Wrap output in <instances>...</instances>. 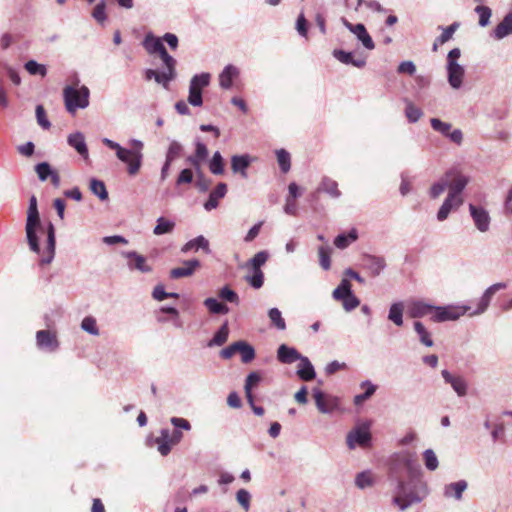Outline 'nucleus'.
I'll return each mask as SVG.
<instances>
[{
	"mask_svg": "<svg viewBox=\"0 0 512 512\" xmlns=\"http://www.w3.org/2000/svg\"><path fill=\"white\" fill-rule=\"evenodd\" d=\"M361 268L371 277H378L387 267L383 256L365 253L361 256Z\"/></svg>",
	"mask_w": 512,
	"mask_h": 512,
	"instance_id": "obj_11",
	"label": "nucleus"
},
{
	"mask_svg": "<svg viewBox=\"0 0 512 512\" xmlns=\"http://www.w3.org/2000/svg\"><path fill=\"white\" fill-rule=\"evenodd\" d=\"M261 381V376L257 372H251L248 374L245 381V394L250 404L253 403L252 388Z\"/></svg>",
	"mask_w": 512,
	"mask_h": 512,
	"instance_id": "obj_46",
	"label": "nucleus"
},
{
	"mask_svg": "<svg viewBox=\"0 0 512 512\" xmlns=\"http://www.w3.org/2000/svg\"><path fill=\"white\" fill-rule=\"evenodd\" d=\"M422 458L427 470L435 471L439 467V460L433 449L429 448L424 450Z\"/></svg>",
	"mask_w": 512,
	"mask_h": 512,
	"instance_id": "obj_44",
	"label": "nucleus"
},
{
	"mask_svg": "<svg viewBox=\"0 0 512 512\" xmlns=\"http://www.w3.org/2000/svg\"><path fill=\"white\" fill-rule=\"evenodd\" d=\"M358 239V232L356 229H351L348 234H339L334 239V245L338 249H345L351 243L355 242Z\"/></svg>",
	"mask_w": 512,
	"mask_h": 512,
	"instance_id": "obj_38",
	"label": "nucleus"
},
{
	"mask_svg": "<svg viewBox=\"0 0 512 512\" xmlns=\"http://www.w3.org/2000/svg\"><path fill=\"white\" fill-rule=\"evenodd\" d=\"M251 164V157L248 154L233 155L231 157V169L234 174H240L242 178H247V169Z\"/></svg>",
	"mask_w": 512,
	"mask_h": 512,
	"instance_id": "obj_30",
	"label": "nucleus"
},
{
	"mask_svg": "<svg viewBox=\"0 0 512 512\" xmlns=\"http://www.w3.org/2000/svg\"><path fill=\"white\" fill-rule=\"evenodd\" d=\"M268 317L270 319L271 325H273L275 328L281 331L286 329V322L278 308H271L268 311Z\"/></svg>",
	"mask_w": 512,
	"mask_h": 512,
	"instance_id": "obj_49",
	"label": "nucleus"
},
{
	"mask_svg": "<svg viewBox=\"0 0 512 512\" xmlns=\"http://www.w3.org/2000/svg\"><path fill=\"white\" fill-rule=\"evenodd\" d=\"M276 157L279 167L283 173L289 172L291 168V157L285 149L276 150Z\"/></svg>",
	"mask_w": 512,
	"mask_h": 512,
	"instance_id": "obj_50",
	"label": "nucleus"
},
{
	"mask_svg": "<svg viewBox=\"0 0 512 512\" xmlns=\"http://www.w3.org/2000/svg\"><path fill=\"white\" fill-rule=\"evenodd\" d=\"M182 267L173 268L170 271V278L179 279L189 277L194 274L195 270L200 267V261L197 259H190L183 262Z\"/></svg>",
	"mask_w": 512,
	"mask_h": 512,
	"instance_id": "obj_27",
	"label": "nucleus"
},
{
	"mask_svg": "<svg viewBox=\"0 0 512 512\" xmlns=\"http://www.w3.org/2000/svg\"><path fill=\"white\" fill-rule=\"evenodd\" d=\"M341 21L343 25L356 36L364 48L368 50H373L375 48L374 41L362 23L352 24L345 18H342Z\"/></svg>",
	"mask_w": 512,
	"mask_h": 512,
	"instance_id": "obj_16",
	"label": "nucleus"
},
{
	"mask_svg": "<svg viewBox=\"0 0 512 512\" xmlns=\"http://www.w3.org/2000/svg\"><path fill=\"white\" fill-rule=\"evenodd\" d=\"M335 59L345 65H352L357 68H363L366 65V59L362 57L354 58L352 52H347L342 49H335L332 52Z\"/></svg>",
	"mask_w": 512,
	"mask_h": 512,
	"instance_id": "obj_29",
	"label": "nucleus"
},
{
	"mask_svg": "<svg viewBox=\"0 0 512 512\" xmlns=\"http://www.w3.org/2000/svg\"><path fill=\"white\" fill-rule=\"evenodd\" d=\"M434 305L422 300L413 301L408 308V314L411 318H422L433 315Z\"/></svg>",
	"mask_w": 512,
	"mask_h": 512,
	"instance_id": "obj_25",
	"label": "nucleus"
},
{
	"mask_svg": "<svg viewBox=\"0 0 512 512\" xmlns=\"http://www.w3.org/2000/svg\"><path fill=\"white\" fill-rule=\"evenodd\" d=\"M25 69L31 74V75H41L45 76L47 73V69L44 65L39 64L38 62L34 60H29L25 64Z\"/></svg>",
	"mask_w": 512,
	"mask_h": 512,
	"instance_id": "obj_64",
	"label": "nucleus"
},
{
	"mask_svg": "<svg viewBox=\"0 0 512 512\" xmlns=\"http://www.w3.org/2000/svg\"><path fill=\"white\" fill-rule=\"evenodd\" d=\"M228 335H229L228 325H227V323H224L217 330V332L214 334L212 339L208 342V347L223 345L227 341Z\"/></svg>",
	"mask_w": 512,
	"mask_h": 512,
	"instance_id": "obj_43",
	"label": "nucleus"
},
{
	"mask_svg": "<svg viewBox=\"0 0 512 512\" xmlns=\"http://www.w3.org/2000/svg\"><path fill=\"white\" fill-rule=\"evenodd\" d=\"M92 17L100 24H103L106 19V3L104 0L99 2L93 9Z\"/></svg>",
	"mask_w": 512,
	"mask_h": 512,
	"instance_id": "obj_61",
	"label": "nucleus"
},
{
	"mask_svg": "<svg viewBox=\"0 0 512 512\" xmlns=\"http://www.w3.org/2000/svg\"><path fill=\"white\" fill-rule=\"evenodd\" d=\"M35 172L40 181L44 182L51 177L54 170L48 162H41L35 166Z\"/></svg>",
	"mask_w": 512,
	"mask_h": 512,
	"instance_id": "obj_58",
	"label": "nucleus"
},
{
	"mask_svg": "<svg viewBox=\"0 0 512 512\" xmlns=\"http://www.w3.org/2000/svg\"><path fill=\"white\" fill-rule=\"evenodd\" d=\"M318 191L327 193L330 197L335 199L341 196L337 182L327 176L322 178Z\"/></svg>",
	"mask_w": 512,
	"mask_h": 512,
	"instance_id": "obj_34",
	"label": "nucleus"
},
{
	"mask_svg": "<svg viewBox=\"0 0 512 512\" xmlns=\"http://www.w3.org/2000/svg\"><path fill=\"white\" fill-rule=\"evenodd\" d=\"M355 484L359 489H365L373 485V479L369 472L364 471L357 474Z\"/></svg>",
	"mask_w": 512,
	"mask_h": 512,
	"instance_id": "obj_63",
	"label": "nucleus"
},
{
	"mask_svg": "<svg viewBox=\"0 0 512 512\" xmlns=\"http://www.w3.org/2000/svg\"><path fill=\"white\" fill-rule=\"evenodd\" d=\"M90 190L100 200L103 201V200L108 199V192H107L106 186L103 181L95 179V178L91 179Z\"/></svg>",
	"mask_w": 512,
	"mask_h": 512,
	"instance_id": "obj_48",
	"label": "nucleus"
},
{
	"mask_svg": "<svg viewBox=\"0 0 512 512\" xmlns=\"http://www.w3.org/2000/svg\"><path fill=\"white\" fill-rule=\"evenodd\" d=\"M300 363L297 368V376L303 381H311L316 377L314 366L308 357L302 355L299 359Z\"/></svg>",
	"mask_w": 512,
	"mask_h": 512,
	"instance_id": "obj_33",
	"label": "nucleus"
},
{
	"mask_svg": "<svg viewBox=\"0 0 512 512\" xmlns=\"http://www.w3.org/2000/svg\"><path fill=\"white\" fill-rule=\"evenodd\" d=\"M405 116L410 123H416L423 116V111L415 106L412 102H407L405 108Z\"/></svg>",
	"mask_w": 512,
	"mask_h": 512,
	"instance_id": "obj_53",
	"label": "nucleus"
},
{
	"mask_svg": "<svg viewBox=\"0 0 512 512\" xmlns=\"http://www.w3.org/2000/svg\"><path fill=\"white\" fill-rule=\"evenodd\" d=\"M245 280L254 288L259 289L264 283V273L261 269L252 270V275H247Z\"/></svg>",
	"mask_w": 512,
	"mask_h": 512,
	"instance_id": "obj_57",
	"label": "nucleus"
},
{
	"mask_svg": "<svg viewBox=\"0 0 512 512\" xmlns=\"http://www.w3.org/2000/svg\"><path fill=\"white\" fill-rule=\"evenodd\" d=\"M331 253L332 249L329 246H320L318 248L319 264L326 271L331 267Z\"/></svg>",
	"mask_w": 512,
	"mask_h": 512,
	"instance_id": "obj_52",
	"label": "nucleus"
},
{
	"mask_svg": "<svg viewBox=\"0 0 512 512\" xmlns=\"http://www.w3.org/2000/svg\"><path fill=\"white\" fill-rule=\"evenodd\" d=\"M203 304L213 314H227L229 312L228 306L219 302L216 298H207Z\"/></svg>",
	"mask_w": 512,
	"mask_h": 512,
	"instance_id": "obj_42",
	"label": "nucleus"
},
{
	"mask_svg": "<svg viewBox=\"0 0 512 512\" xmlns=\"http://www.w3.org/2000/svg\"><path fill=\"white\" fill-rule=\"evenodd\" d=\"M475 12L479 15V25L485 27L488 25L491 17V9L487 6L479 5L476 6Z\"/></svg>",
	"mask_w": 512,
	"mask_h": 512,
	"instance_id": "obj_62",
	"label": "nucleus"
},
{
	"mask_svg": "<svg viewBox=\"0 0 512 512\" xmlns=\"http://www.w3.org/2000/svg\"><path fill=\"white\" fill-rule=\"evenodd\" d=\"M175 222L165 217H159L153 229V233L157 236L172 233L175 228Z\"/></svg>",
	"mask_w": 512,
	"mask_h": 512,
	"instance_id": "obj_40",
	"label": "nucleus"
},
{
	"mask_svg": "<svg viewBox=\"0 0 512 512\" xmlns=\"http://www.w3.org/2000/svg\"><path fill=\"white\" fill-rule=\"evenodd\" d=\"M469 211L476 228L480 232H487L490 228L491 221L488 211L483 207L475 206L473 204L469 205Z\"/></svg>",
	"mask_w": 512,
	"mask_h": 512,
	"instance_id": "obj_19",
	"label": "nucleus"
},
{
	"mask_svg": "<svg viewBox=\"0 0 512 512\" xmlns=\"http://www.w3.org/2000/svg\"><path fill=\"white\" fill-rule=\"evenodd\" d=\"M198 250H203L206 254H209L211 252L209 241L202 235L197 236L196 238L188 241L181 248L182 253H188L190 251Z\"/></svg>",
	"mask_w": 512,
	"mask_h": 512,
	"instance_id": "obj_32",
	"label": "nucleus"
},
{
	"mask_svg": "<svg viewBox=\"0 0 512 512\" xmlns=\"http://www.w3.org/2000/svg\"><path fill=\"white\" fill-rule=\"evenodd\" d=\"M239 75V69L229 64L224 67L222 72L219 75V85L223 89H230L233 85V80L238 77Z\"/></svg>",
	"mask_w": 512,
	"mask_h": 512,
	"instance_id": "obj_31",
	"label": "nucleus"
},
{
	"mask_svg": "<svg viewBox=\"0 0 512 512\" xmlns=\"http://www.w3.org/2000/svg\"><path fill=\"white\" fill-rule=\"evenodd\" d=\"M507 287L504 282H498L489 286L480 297L477 308L470 313V316H476L483 314L489 307L490 302L496 292L503 290Z\"/></svg>",
	"mask_w": 512,
	"mask_h": 512,
	"instance_id": "obj_15",
	"label": "nucleus"
},
{
	"mask_svg": "<svg viewBox=\"0 0 512 512\" xmlns=\"http://www.w3.org/2000/svg\"><path fill=\"white\" fill-rule=\"evenodd\" d=\"M428 494V484L419 474L411 476L408 481L398 480L392 502L401 511H404L408 507L422 502Z\"/></svg>",
	"mask_w": 512,
	"mask_h": 512,
	"instance_id": "obj_3",
	"label": "nucleus"
},
{
	"mask_svg": "<svg viewBox=\"0 0 512 512\" xmlns=\"http://www.w3.org/2000/svg\"><path fill=\"white\" fill-rule=\"evenodd\" d=\"M440 28L442 29V33L440 36L437 37V42H440V44H444L452 39L453 34L459 28V23L454 22L446 28Z\"/></svg>",
	"mask_w": 512,
	"mask_h": 512,
	"instance_id": "obj_59",
	"label": "nucleus"
},
{
	"mask_svg": "<svg viewBox=\"0 0 512 512\" xmlns=\"http://www.w3.org/2000/svg\"><path fill=\"white\" fill-rule=\"evenodd\" d=\"M122 255L128 260L127 266L130 270H137L141 273H150L152 271V267L147 263L143 255L135 251L123 252Z\"/></svg>",
	"mask_w": 512,
	"mask_h": 512,
	"instance_id": "obj_20",
	"label": "nucleus"
},
{
	"mask_svg": "<svg viewBox=\"0 0 512 512\" xmlns=\"http://www.w3.org/2000/svg\"><path fill=\"white\" fill-rule=\"evenodd\" d=\"M430 124L433 130L447 137L451 142L461 145L463 142V133L460 129L451 130L452 125L439 118H431Z\"/></svg>",
	"mask_w": 512,
	"mask_h": 512,
	"instance_id": "obj_12",
	"label": "nucleus"
},
{
	"mask_svg": "<svg viewBox=\"0 0 512 512\" xmlns=\"http://www.w3.org/2000/svg\"><path fill=\"white\" fill-rule=\"evenodd\" d=\"M238 352L243 363H250L255 358L254 347L246 341H238Z\"/></svg>",
	"mask_w": 512,
	"mask_h": 512,
	"instance_id": "obj_41",
	"label": "nucleus"
},
{
	"mask_svg": "<svg viewBox=\"0 0 512 512\" xmlns=\"http://www.w3.org/2000/svg\"><path fill=\"white\" fill-rule=\"evenodd\" d=\"M471 309L468 305H447L435 306L431 321L435 323H442L446 321L458 320L461 316L469 312Z\"/></svg>",
	"mask_w": 512,
	"mask_h": 512,
	"instance_id": "obj_9",
	"label": "nucleus"
},
{
	"mask_svg": "<svg viewBox=\"0 0 512 512\" xmlns=\"http://www.w3.org/2000/svg\"><path fill=\"white\" fill-rule=\"evenodd\" d=\"M403 312V302H395L389 308L388 319L391 322H393L396 326L400 327L403 325Z\"/></svg>",
	"mask_w": 512,
	"mask_h": 512,
	"instance_id": "obj_39",
	"label": "nucleus"
},
{
	"mask_svg": "<svg viewBox=\"0 0 512 512\" xmlns=\"http://www.w3.org/2000/svg\"><path fill=\"white\" fill-rule=\"evenodd\" d=\"M102 143L115 151L117 159L126 165L127 173L130 176L138 174L142 167L144 157V143L141 140L135 138L129 139L128 144L131 146L130 149L121 146L119 143L109 138H103Z\"/></svg>",
	"mask_w": 512,
	"mask_h": 512,
	"instance_id": "obj_4",
	"label": "nucleus"
},
{
	"mask_svg": "<svg viewBox=\"0 0 512 512\" xmlns=\"http://www.w3.org/2000/svg\"><path fill=\"white\" fill-rule=\"evenodd\" d=\"M67 143L70 147L75 149V151L84 159H89V151L85 141V136L82 132H74L68 135Z\"/></svg>",
	"mask_w": 512,
	"mask_h": 512,
	"instance_id": "obj_23",
	"label": "nucleus"
},
{
	"mask_svg": "<svg viewBox=\"0 0 512 512\" xmlns=\"http://www.w3.org/2000/svg\"><path fill=\"white\" fill-rule=\"evenodd\" d=\"M446 71L449 85L455 90L460 89L465 76L464 66L459 63L451 62L450 64H446Z\"/></svg>",
	"mask_w": 512,
	"mask_h": 512,
	"instance_id": "obj_21",
	"label": "nucleus"
},
{
	"mask_svg": "<svg viewBox=\"0 0 512 512\" xmlns=\"http://www.w3.org/2000/svg\"><path fill=\"white\" fill-rule=\"evenodd\" d=\"M313 398L317 409L323 414H330L339 406V400L337 397L326 395L318 388L313 389Z\"/></svg>",
	"mask_w": 512,
	"mask_h": 512,
	"instance_id": "obj_13",
	"label": "nucleus"
},
{
	"mask_svg": "<svg viewBox=\"0 0 512 512\" xmlns=\"http://www.w3.org/2000/svg\"><path fill=\"white\" fill-rule=\"evenodd\" d=\"M392 463L394 467H404L410 476H415V473L420 474L413 455L408 451L396 453L392 458Z\"/></svg>",
	"mask_w": 512,
	"mask_h": 512,
	"instance_id": "obj_18",
	"label": "nucleus"
},
{
	"mask_svg": "<svg viewBox=\"0 0 512 512\" xmlns=\"http://www.w3.org/2000/svg\"><path fill=\"white\" fill-rule=\"evenodd\" d=\"M268 257L269 255L266 251H260L256 253L254 257L248 261L247 267H249L251 270L261 269V266H263L266 263Z\"/></svg>",
	"mask_w": 512,
	"mask_h": 512,
	"instance_id": "obj_55",
	"label": "nucleus"
},
{
	"mask_svg": "<svg viewBox=\"0 0 512 512\" xmlns=\"http://www.w3.org/2000/svg\"><path fill=\"white\" fill-rule=\"evenodd\" d=\"M211 75L207 72L195 74L189 83L188 103L194 107H200L203 104L202 90L209 86Z\"/></svg>",
	"mask_w": 512,
	"mask_h": 512,
	"instance_id": "obj_8",
	"label": "nucleus"
},
{
	"mask_svg": "<svg viewBox=\"0 0 512 512\" xmlns=\"http://www.w3.org/2000/svg\"><path fill=\"white\" fill-rule=\"evenodd\" d=\"M182 150L183 146L181 143L176 140H172L167 149L165 159L168 160V162H173L181 155Z\"/></svg>",
	"mask_w": 512,
	"mask_h": 512,
	"instance_id": "obj_56",
	"label": "nucleus"
},
{
	"mask_svg": "<svg viewBox=\"0 0 512 512\" xmlns=\"http://www.w3.org/2000/svg\"><path fill=\"white\" fill-rule=\"evenodd\" d=\"M238 504L247 512L250 509L251 494L246 489H239L236 493Z\"/></svg>",
	"mask_w": 512,
	"mask_h": 512,
	"instance_id": "obj_60",
	"label": "nucleus"
},
{
	"mask_svg": "<svg viewBox=\"0 0 512 512\" xmlns=\"http://www.w3.org/2000/svg\"><path fill=\"white\" fill-rule=\"evenodd\" d=\"M143 47L148 54H157L164 65L163 71H156L153 69H146L144 72L146 80L154 79L156 83L160 84L163 88L168 89L169 84L176 78V59L171 56L163 44L162 37H156L151 32L147 33L143 43Z\"/></svg>",
	"mask_w": 512,
	"mask_h": 512,
	"instance_id": "obj_1",
	"label": "nucleus"
},
{
	"mask_svg": "<svg viewBox=\"0 0 512 512\" xmlns=\"http://www.w3.org/2000/svg\"><path fill=\"white\" fill-rule=\"evenodd\" d=\"M512 34V14H507L503 20L495 27L494 37L498 40Z\"/></svg>",
	"mask_w": 512,
	"mask_h": 512,
	"instance_id": "obj_35",
	"label": "nucleus"
},
{
	"mask_svg": "<svg viewBox=\"0 0 512 512\" xmlns=\"http://www.w3.org/2000/svg\"><path fill=\"white\" fill-rule=\"evenodd\" d=\"M209 170L214 175H222L224 173V161L219 151H216L209 161Z\"/></svg>",
	"mask_w": 512,
	"mask_h": 512,
	"instance_id": "obj_47",
	"label": "nucleus"
},
{
	"mask_svg": "<svg viewBox=\"0 0 512 512\" xmlns=\"http://www.w3.org/2000/svg\"><path fill=\"white\" fill-rule=\"evenodd\" d=\"M81 329L93 336H98L100 333L96 319L92 316H86L83 318L81 322Z\"/></svg>",
	"mask_w": 512,
	"mask_h": 512,
	"instance_id": "obj_54",
	"label": "nucleus"
},
{
	"mask_svg": "<svg viewBox=\"0 0 512 512\" xmlns=\"http://www.w3.org/2000/svg\"><path fill=\"white\" fill-rule=\"evenodd\" d=\"M277 359L283 364H292L302 359V354L294 347L281 344L277 349Z\"/></svg>",
	"mask_w": 512,
	"mask_h": 512,
	"instance_id": "obj_28",
	"label": "nucleus"
},
{
	"mask_svg": "<svg viewBox=\"0 0 512 512\" xmlns=\"http://www.w3.org/2000/svg\"><path fill=\"white\" fill-rule=\"evenodd\" d=\"M441 375L445 383L450 384L459 397H464L467 394L468 384L463 376L453 375L446 369L441 371Z\"/></svg>",
	"mask_w": 512,
	"mask_h": 512,
	"instance_id": "obj_22",
	"label": "nucleus"
},
{
	"mask_svg": "<svg viewBox=\"0 0 512 512\" xmlns=\"http://www.w3.org/2000/svg\"><path fill=\"white\" fill-rule=\"evenodd\" d=\"M360 387L365 389V391L362 394H358L354 397L353 402L355 405H360L364 401L368 400L376 392L377 389V386L370 380L362 381L360 383Z\"/></svg>",
	"mask_w": 512,
	"mask_h": 512,
	"instance_id": "obj_36",
	"label": "nucleus"
},
{
	"mask_svg": "<svg viewBox=\"0 0 512 512\" xmlns=\"http://www.w3.org/2000/svg\"><path fill=\"white\" fill-rule=\"evenodd\" d=\"M467 488L468 482L466 480L452 482L444 486L443 495L447 499L461 501L463 498V493L467 490Z\"/></svg>",
	"mask_w": 512,
	"mask_h": 512,
	"instance_id": "obj_24",
	"label": "nucleus"
},
{
	"mask_svg": "<svg viewBox=\"0 0 512 512\" xmlns=\"http://www.w3.org/2000/svg\"><path fill=\"white\" fill-rule=\"evenodd\" d=\"M414 330L418 335L419 341L426 347H432L434 345V341L432 339L431 333L427 330L424 324L420 321H415Z\"/></svg>",
	"mask_w": 512,
	"mask_h": 512,
	"instance_id": "obj_37",
	"label": "nucleus"
},
{
	"mask_svg": "<svg viewBox=\"0 0 512 512\" xmlns=\"http://www.w3.org/2000/svg\"><path fill=\"white\" fill-rule=\"evenodd\" d=\"M371 433L370 424L363 423L353 428L346 438L349 449H355L356 446L366 447L370 444Z\"/></svg>",
	"mask_w": 512,
	"mask_h": 512,
	"instance_id": "obj_10",
	"label": "nucleus"
},
{
	"mask_svg": "<svg viewBox=\"0 0 512 512\" xmlns=\"http://www.w3.org/2000/svg\"><path fill=\"white\" fill-rule=\"evenodd\" d=\"M227 194V185L224 182H220L216 185V187L210 192L208 200L204 203V208L206 211H211L216 209L219 205V200L224 198Z\"/></svg>",
	"mask_w": 512,
	"mask_h": 512,
	"instance_id": "obj_26",
	"label": "nucleus"
},
{
	"mask_svg": "<svg viewBox=\"0 0 512 512\" xmlns=\"http://www.w3.org/2000/svg\"><path fill=\"white\" fill-rule=\"evenodd\" d=\"M218 296L222 300L229 302V303H233L236 305H239V303H240V298H239L238 294L234 290H232L228 285L223 286L219 290Z\"/></svg>",
	"mask_w": 512,
	"mask_h": 512,
	"instance_id": "obj_51",
	"label": "nucleus"
},
{
	"mask_svg": "<svg viewBox=\"0 0 512 512\" xmlns=\"http://www.w3.org/2000/svg\"><path fill=\"white\" fill-rule=\"evenodd\" d=\"M458 175H463L457 169L448 170L437 182H435L430 190L429 196L432 199H437L446 189L451 188V184L454 182Z\"/></svg>",
	"mask_w": 512,
	"mask_h": 512,
	"instance_id": "obj_14",
	"label": "nucleus"
},
{
	"mask_svg": "<svg viewBox=\"0 0 512 512\" xmlns=\"http://www.w3.org/2000/svg\"><path fill=\"white\" fill-rule=\"evenodd\" d=\"M42 230L39 212H27L25 232L27 243L31 251L40 256L41 266L50 264L55 257L56 238L55 227L49 222L46 228L47 239L44 250L40 249L37 231Z\"/></svg>",
	"mask_w": 512,
	"mask_h": 512,
	"instance_id": "obj_2",
	"label": "nucleus"
},
{
	"mask_svg": "<svg viewBox=\"0 0 512 512\" xmlns=\"http://www.w3.org/2000/svg\"><path fill=\"white\" fill-rule=\"evenodd\" d=\"M36 345L47 352H55L59 348L56 333L50 330H39L36 333Z\"/></svg>",
	"mask_w": 512,
	"mask_h": 512,
	"instance_id": "obj_17",
	"label": "nucleus"
},
{
	"mask_svg": "<svg viewBox=\"0 0 512 512\" xmlns=\"http://www.w3.org/2000/svg\"><path fill=\"white\" fill-rule=\"evenodd\" d=\"M351 293V283L349 282L348 279L343 278L340 284L333 290L332 297L335 300L340 301Z\"/></svg>",
	"mask_w": 512,
	"mask_h": 512,
	"instance_id": "obj_45",
	"label": "nucleus"
},
{
	"mask_svg": "<svg viewBox=\"0 0 512 512\" xmlns=\"http://www.w3.org/2000/svg\"><path fill=\"white\" fill-rule=\"evenodd\" d=\"M469 183V177L458 175L451 184L449 192L437 212V220L442 222L446 220L453 210H457L464 202L462 192Z\"/></svg>",
	"mask_w": 512,
	"mask_h": 512,
	"instance_id": "obj_7",
	"label": "nucleus"
},
{
	"mask_svg": "<svg viewBox=\"0 0 512 512\" xmlns=\"http://www.w3.org/2000/svg\"><path fill=\"white\" fill-rule=\"evenodd\" d=\"M170 423L174 426V431L170 432L169 429L163 428L160 430V435L154 440L161 456H167L171 452L172 447L182 441V430L190 431L192 428L190 422L181 417L170 418Z\"/></svg>",
	"mask_w": 512,
	"mask_h": 512,
	"instance_id": "obj_5",
	"label": "nucleus"
},
{
	"mask_svg": "<svg viewBox=\"0 0 512 512\" xmlns=\"http://www.w3.org/2000/svg\"><path fill=\"white\" fill-rule=\"evenodd\" d=\"M90 90L85 85H80V79L75 76L72 84L63 89V100L68 113L75 114L78 109L89 106Z\"/></svg>",
	"mask_w": 512,
	"mask_h": 512,
	"instance_id": "obj_6",
	"label": "nucleus"
}]
</instances>
